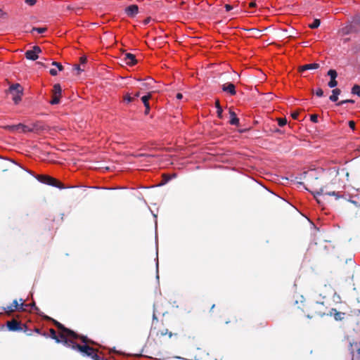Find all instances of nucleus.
Returning a JSON list of instances; mask_svg holds the SVG:
<instances>
[{
  "instance_id": "2eb2a0df",
  "label": "nucleus",
  "mask_w": 360,
  "mask_h": 360,
  "mask_svg": "<svg viewBox=\"0 0 360 360\" xmlns=\"http://www.w3.org/2000/svg\"><path fill=\"white\" fill-rule=\"evenodd\" d=\"M320 65L317 63H307L300 68V71L303 72L305 70H316L319 68Z\"/></svg>"
},
{
  "instance_id": "b1692460",
  "label": "nucleus",
  "mask_w": 360,
  "mask_h": 360,
  "mask_svg": "<svg viewBox=\"0 0 360 360\" xmlns=\"http://www.w3.org/2000/svg\"><path fill=\"white\" fill-rule=\"evenodd\" d=\"M351 93L353 95H356L360 97V86L359 84H354L351 89Z\"/></svg>"
},
{
  "instance_id": "69168bd1",
  "label": "nucleus",
  "mask_w": 360,
  "mask_h": 360,
  "mask_svg": "<svg viewBox=\"0 0 360 360\" xmlns=\"http://www.w3.org/2000/svg\"><path fill=\"white\" fill-rule=\"evenodd\" d=\"M103 189H108V190H115V188H103Z\"/></svg>"
},
{
  "instance_id": "5701e85b",
  "label": "nucleus",
  "mask_w": 360,
  "mask_h": 360,
  "mask_svg": "<svg viewBox=\"0 0 360 360\" xmlns=\"http://www.w3.org/2000/svg\"><path fill=\"white\" fill-rule=\"evenodd\" d=\"M327 75L330 77V79H336L338 77V72L335 69H330L327 72Z\"/></svg>"
},
{
  "instance_id": "de8ad7c7",
  "label": "nucleus",
  "mask_w": 360,
  "mask_h": 360,
  "mask_svg": "<svg viewBox=\"0 0 360 360\" xmlns=\"http://www.w3.org/2000/svg\"><path fill=\"white\" fill-rule=\"evenodd\" d=\"M323 193V188H321L319 191H317L314 195V197L316 198L317 195H321Z\"/></svg>"
},
{
  "instance_id": "f257e3e1",
  "label": "nucleus",
  "mask_w": 360,
  "mask_h": 360,
  "mask_svg": "<svg viewBox=\"0 0 360 360\" xmlns=\"http://www.w3.org/2000/svg\"><path fill=\"white\" fill-rule=\"evenodd\" d=\"M48 338L55 340L56 343H61L68 348H71L80 353L83 356L89 357L92 360H95V355H98L92 347L88 345L87 336H82V342L83 345H80L75 340L67 338L64 334L57 335L56 331L50 329V335L48 334Z\"/></svg>"
},
{
  "instance_id": "a19ab883",
  "label": "nucleus",
  "mask_w": 360,
  "mask_h": 360,
  "mask_svg": "<svg viewBox=\"0 0 360 360\" xmlns=\"http://www.w3.org/2000/svg\"><path fill=\"white\" fill-rule=\"evenodd\" d=\"M316 96H318V97H323L324 96V92L323 91L322 89L321 88H318L316 90Z\"/></svg>"
},
{
  "instance_id": "dca6fc26",
  "label": "nucleus",
  "mask_w": 360,
  "mask_h": 360,
  "mask_svg": "<svg viewBox=\"0 0 360 360\" xmlns=\"http://www.w3.org/2000/svg\"><path fill=\"white\" fill-rule=\"evenodd\" d=\"M332 94L329 96V100L332 102H337L338 101V96L341 94L340 89L335 88L332 90Z\"/></svg>"
},
{
  "instance_id": "a211bd4d",
  "label": "nucleus",
  "mask_w": 360,
  "mask_h": 360,
  "mask_svg": "<svg viewBox=\"0 0 360 360\" xmlns=\"http://www.w3.org/2000/svg\"><path fill=\"white\" fill-rule=\"evenodd\" d=\"M243 6L245 9L249 10L250 12H252L257 7L256 1H251L250 2H244Z\"/></svg>"
},
{
  "instance_id": "f3484780",
  "label": "nucleus",
  "mask_w": 360,
  "mask_h": 360,
  "mask_svg": "<svg viewBox=\"0 0 360 360\" xmlns=\"http://www.w3.org/2000/svg\"><path fill=\"white\" fill-rule=\"evenodd\" d=\"M9 128L12 129L13 130H18L19 129H22V130L24 131V132H27V131H32V129L30 128L29 127L23 124H16V125H12V126H9L8 127Z\"/></svg>"
},
{
  "instance_id": "13d9d810",
  "label": "nucleus",
  "mask_w": 360,
  "mask_h": 360,
  "mask_svg": "<svg viewBox=\"0 0 360 360\" xmlns=\"http://www.w3.org/2000/svg\"><path fill=\"white\" fill-rule=\"evenodd\" d=\"M23 169H24L26 172H27L28 174H30V175H32V176H33V175H34V174L33 172H32L31 170H30V169H28L23 168Z\"/></svg>"
},
{
  "instance_id": "e433bc0d",
  "label": "nucleus",
  "mask_w": 360,
  "mask_h": 360,
  "mask_svg": "<svg viewBox=\"0 0 360 360\" xmlns=\"http://www.w3.org/2000/svg\"><path fill=\"white\" fill-rule=\"evenodd\" d=\"M27 335H31L33 331L30 329L27 326L22 325V330Z\"/></svg>"
},
{
  "instance_id": "473e14b6",
  "label": "nucleus",
  "mask_w": 360,
  "mask_h": 360,
  "mask_svg": "<svg viewBox=\"0 0 360 360\" xmlns=\"http://www.w3.org/2000/svg\"><path fill=\"white\" fill-rule=\"evenodd\" d=\"M328 172L330 175H334L335 176L339 174V169L336 167L329 168Z\"/></svg>"
},
{
  "instance_id": "c756f323",
  "label": "nucleus",
  "mask_w": 360,
  "mask_h": 360,
  "mask_svg": "<svg viewBox=\"0 0 360 360\" xmlns=\"http://www.w3.org/2000/svg\"><path fill=\"white\" fill-rule=\"evenodd\" d=\"M172 180V178H169V175L165 174L162 176V181L158 184V186H162L165 184H167L168 182H169Z\"/></svg>"
},
{
  "instance_id": "6e6552de",
  "label": "nucleus",
  "mask_w": 360,
  "mask_h": 360,
  "mask_svg": "<svg viewBox=\"0 0 360 360\" xmlns=\"http://www.w3.org/2000/svg\"><path fill=\"white\" fill-rule=\"evenodd\" d=\"M221 89L222 91L230 96H235L237 94L236 85L230 82L221 84Z\"/></svg>"
},
{
  "instance_id": "79ce46f5",
  "label": "nucleus",
  "mask_w": 360,
  "mask_h": 360,
  "mask_svg": "<svg viewBox=\"0 0 360 360\" xmlns=\"http://www.w3.org/2000/svg\"><path fill=\"white\" fill-rule=\"evenodd\" d=\"M32 331H33V332H34V333H38V334H39V335H42V336H44V337H46V338H48V333H46V332L42 333V332L40 330V329H39V328H34V330H32Z\"/></svg>"
},
{
  "instance_id": "4be33fe9",
  "label": "nucleus",
  "mask_w": 360,
  "mask_h": 360,
  "mask_svg": "<svg viewBox=\"0 0 360 360\" xmlns=\"http://www.w3.org/2000/svg\"><path fill=\"white\" fill-rule=\"evenodd\" d=\"M351 21L353 22L354 25H356L359 27H360V13H357L354 16H352Z\"/></svg>"
},
{
  "instance_id": "f8f14e48",
  "label": "nucleus",
  "mask_w": 360,
  "mask_h": 360,
  "mask_svg": "<svg viewBox=\"0 0 360 360\" xmlns=\"http://www.w3.org/2000/svg\"><path fill=\"white\" fill-rule=\"evenodd\" d=\"M125 13L129 17H134L139 13V7L136 4H131L125 8Z\"/></svg>"
},
{
  "instance_id": "bb28decb",
  "label": "nucleus",
  "mask_w": 360,
  "mask_h": 360,
  "mask_svg": "<svg viewBox=\"0 0 360 360\" xmlns=\"http://www.w3.org/2000/svg\"><path fill=\"white\" fill-rule=\"evenodd\" d=\"M22 95L23 94H16L15 95H12V99L15 104H18L21 101Z\"/></svg>"
},
{
  "instance_id": "6ab92c4d",
  "label": "nucleus",
  "mask_w": 360,
  "mask_h": 360,
  "mask_svg": "<svg viewBox=\"0 0 360 360\" xmlns=\"http://www.w3.org/2000/svg\"><path fill=\"white\" fill-rule=\"evenodd\" d=\"M53 96H58L61 97L62 95V87L60 84H55L53 87L52 91Z\"/></svg>"
},
{
  "instance_id": "49530a36",
  "label": "nucleus",
  "mask_w": 360,
  "mask_h": 360,
  "mask_svg": "<svg viewBox=\"0 0 360 360\" xmlns=\"http://www.w3.org/2000/svg\"><path fill=\"white\" fill-rule=\"evenodd\" d=\"M49 73L52 75V76H56L58 75V70H56L55 68H51L49 70Z\"/></svg>"
},
{
  "instance_id": "423d86ee",
  "label": "nucleus",
  "mask_w": 360,
  "mask_h": 360,
  "mask_svg": "<svg viewBox=\"0 0 360 360\" xmlns=\"http://www.w3.org/2000/svg\"><path fill=\"white\" fill-rule=\"evenodd\" d=\"M141 100L145 107L144 114L146 115H149L150 110V105L149 101H152L153 102H157V98H155L153 96V92H152V91L148 92L146 95H143L141 98Z\"/></svg>"
},
{
  "instance_id": "58836bf2",
  "label": "nucleus",
  "mask_w": 360,
  "mask_h": 360,
  "mask_svg": "<svg viewBox=\"0 0 360 360\" xmlns=\"http://www.w3.org/2000/svg\"><path fill=\"white\" fill-rule=\"evenodd\" d=\"M31 129H33L32 131H39L44 129V128L39 126L38 124H34Z\"/></svg>"
},
{
  "instance_id": "680f3d73",
  "label": "nucleus",
  "mask_w": 360,
  "mask_h": 360,
  "mask_svg": "<svg viewBox=\"0 0 360 360\" xmlns=\"http://www.w3.org/2000/svg\"><path fill=\"white\" fill-rule=\"evenodd\" d=\"M341 171L345 174V176H347V178L349 177V172H347L345 168H343Z\"/></svg>"
},
{
  "instance_id": "8fccbe9b",
  "label": "nucleus",
  "mask_w": 360,
  "mask_h": 360,
  "mask_svg": "<svg viewBox=\"0 0 360 360\" xmlns=\"http://www.w3.org/2000/svg\"><path fill=\"white\" fill-rule=\"evenodd\" d=\"M156 278L159 279V274H158V259L156 257Z\"/></svg>"
},
{
  "instance_id": "1a4fd4ad",
  "label": "nucleus",
  "mask_w": 360,
  "mask_h": 360,
  "mask_svg": "<svg viewBox=\"0 0 360 360\" xmlns=\"http://www.w3.org/2000/svg\"><path fill=\"white\" fill-rule=\"evenodd\" d=\"M7 329L12 332H21L22 330V325L16 321H11L6 323Z\"/></svg>"
},
{
  "instance_id": "aec40b11",
  "label": "nucleus",
  "mask_w": 360,
  "mask_h": 360,
  "mask_svg": "<svg viewBox=\"0 0 360 360\" xmlns=\"http://www.w3.org/2000/svg\"><path fill=\"white\" fill-rule=\"evenodd\" d=\"M215 108L217 109V117L219 119H221L223 117V108H222L221 105H220V103L219 101H217L215 103Z\"/></svg>"
},
{
  "instance_id": "338daca9",
  "label": "nucleus",
  "mask_w": 360,
  "mask_h": 360,
  "mask_svg": "<svg viewBox=\"0 0 360 360\" xmlns=\"http://www.w3.org/2000/svg\"><path fill=\"white\" fill-rule=\"evenodd\" d=\"M146 80H150V82H153V79L150 77L146 79Z\"/></svg>"
},
{
  "instance_id": "ddd939ff",
  "label": "nucleus",
  "mask_w": 360,
  "mask_h": 360,
  "mask_svg": "<svg viewBox=\"0 0 360 360\" xmlns=\"http://www.w3.org/2000/svg\"><path fill=\"white\" fill-rule=\"evenodd\" d=\"M229 124L233 126L238 127L240 125V120L238 117L236 113L231 109H229Z\"/></svg>"
},
{
  "instance_id": "7ed1b4c3",
  "label": "nucleus",
  "mask_w": 360,
  "mask_h": 360,
  "mask_svg": "<svg viewBox=\"0 0 360 360\" xmlns=\"http://www.w3.org/2000/svg\"><path fill=\"white\" fill-rule=\"evenodd\" d=\"M55 326L62 332L61 334H64L67 338H70L71 340H79L82 342V336L83 335H79L75 332L74 330L66 328L63 324L58 322V321L53 320Z\"/></svg>"
},
{
  "instance_id": "ea45409f",
  "label": "nucleus",
  "mask_w": 360,
  "mask_h": 360,
  "mask_svg": "<svg viewBox=\"0 0 360 360\" xmlns=\"http://www.w3.org/2000/svg\"><path fill=\"white\" fill-rule=\"evenodd\" d=\"M309 119L310 121L312 122L313 123H317L319 122L318 115L316 114L310 115Z\"/></svg>"
},
{
  "instance_id": "9b49d317",
  "label": "nucleus",
  "mask_w": 360,
  "mask_h": 360,
  "mask_svg": "<svg viewBox=\"0 0 360 360\" xmlns=\"http://www.w3.org/2000/svg\"><path fill=\"white\" fill-rule=\"evenodd\" d=\"M328 315L330 316H333L335 321H340L344 319L345 314L344 312L337 311L335 308H332Z\"/></svg>"
},
{
  "instance_id": "bf43d9fd",
  "label": "nucleus",
  "mask_w": 360,
  "mask_h": 360,
  "mask_svg": "<svg viewBox=\"0 0 360 360\" xmlns=\"http://www.w3.org/2000/svg\"><path fill=\"white\" fill-rule=\"evenodd\" d=\"M143 86H145L146 88L148 89V88H150V83H149V82H143Z\"/></svg>"
},
{
  "instance_id": "cd10ccee",
  "label": "nucleus",
  "mask_w": 360,
  "mask_h": 360,
  "mask_svg": "<svg viewBox=\"0 0 360 360\" xmlns=\"http://www.w3.org/2000/svg\"><path fill=\"white\" fill-rule=\"evenodd\" d=\"M123 102L127 104L132 103L131 94L129 93H126L123 96Z\"/></svg>"
},
{
  "instance_id": "393cba45",
  "label": "nucleus",
  "mask_w": 360,
  "mask_h": 360,
  "mask_svg": "<svg viewBox=\"0 0 360 360\" xmlns=\"http://www.w3.org/2000/svg\"><path fill=\"white\" fill-rule=\"evenodd\" d=\"M46 31V28L44 27H34L31 30V33L33 34L34 32H36L38 34H43Z\"/></svg>"
},
{
  "instance_id": "6e6d98bb",
  "label": "nucleus",
  "mask_w": 360,
  "mask_h": 360,
  "mask_svg": "<svg viewBox=\"0 0 360 360\" xmlns=\"http://www.w3.org/2000/svg\"><path fill=\"white\" fill-rule=\"evenodd\" d=\"M95 360H108L106 359L101 357L98 354L95 355Z\"/></svg>"
},
{
  "instance_id": "412c9836",
  "label": "nucleus",
  "mask_w": 360,
  "mask_h": 360,
  "mask_svg": "<svg viewBox=\"0 0 360 360\" xmlns=\"http://www.w3.org/2000/svg\"><path fill=\"white\" fill-rule=\"evenodd\" d=\"M348 25L350 26V29L353 33H359L360 27H359L356 25H354L353 22L351 20L348 21Z\"/></svg>"
},
{
  "instance_id": "3c124183",
  "label": "nucleus",
  "mask_w": 360,
  "mask_h": 360,
  "mask_svg": "<svg viewBox=\"0 0 360 360\" xmlns=\"http://www.w3.org/2000/svg\"><path fill=\"white\" fill-rule=\"evenodd\" d=\"M355 122L354 121H349V127L350 129H352V130H354L355 129Z\"/></svg>"
},
{
  "instance_id": "39448f33",
  "label": "nucleus",
  "mask_w": 360,
  "mask_h": 360,
  "mask_svg": "<svg viewBox=\"0 0 360 360\" xmlns=\"http://www.w3.org/2000/svg\"><path fill=\"white\" fill-rule=\"evenodd\" d=\"M19 302L16 299L13 300L10 305L7 307H2L1 309L6 313H11L14 311H24L27 304L24 302V300L22 298H20Z\"/></svg>"
},
{
  "instance_id": "c9c22d12",
  "label": "nucleus",
  "mask_w": 360,
  "mask_h": 360,
  "mask_svg": "<svg viewBox=\"0 0 360 360\" xmlns=\"http://www.w3.org/2000/svg\"><path fill=\"white\" fill-rule=\"evenodd\" d=\"M286 118H279L278 119V124L279 127H283L287 124Z\"/></svg>"
},
{
  "instance_id": "7c9ffc66",
  "label": "nucleus",
  "mask_w": 360,
  "mask_h": 360,
  "mask_svg": "<svg viewBox=\"0 0 360 360\" xmlns=\"http://www.w3.org/2000/svg\"><path fill=\"white\" fill-rule=\"evenodd\" d=\"M60 103V97L58 96H53V98L50 100L49 103L51 105H58Z\"/></svg>"
},
{
  "instance_id": "4c0bfd02",
  "label": "nucleus",
  "mask_w": 360,
  "mask_h": 360,
  "mask_svg": "<svg viewBox=\"0 0 360 360\" xmlns=\"http://www.w3.org/2000/svg\"><path fill=\"white\" fill-rule=\"evenodd\" d=\"M52 65L56 66L58 68V71H63L64 69V67L63 66V65L56 61H53Z\"/></svg>"
},
{
  "instance_id": "72a5a7b5",
  "label": "nucleus",
  "mask_w": 360,
  "mask_h": 360,
  "mask_svg": "<svg viewBox=\"0 0 360 360\" xmlns=\"http://www.w3.org/2000/svg\"><path fill=\"white\" fill-rule=\"evenodd\" d=\"M342 32L344 33V34L345 35H349V34H352L353 32H352L351 29H350V26L348 25V24L347 23V25L342 28Z\"/></svg>"
},
{
  "instance_id": "a18cd8bd",
  "label": "nucleus",
  "mask_w": 360,
  "mask_h": 360,
  "mask_svg": "<svg viewBox=\"0 0 360 360\" xmlns=\"http://www.w3.org/2000/svg\"><path fill=\"white\" fill-rule=\"evenodd\" d=\"M25 2L26 4L32 6L35 5V4L37 3V0H25Z\"/></svg>"
},
{
  "instance_id": "0eeeda50",
  "label": "nucleus",
  "mask_w": 360,
  "mask_h": 360,
  "mask_svg": "<svg viewBox=\"0 0 360 360\" xmlns=\"http://www.w3.org/2000/svg\"><path fill=\"white\" fill-rule=\"evenodd\" d=\"M41 52V48L35 45L31 49L27 50L25 56L27 60L34 61L39 58V53Z\"/></svg>"
},
{
  "instance_id": "e2e57ef3",
  "label": "nucleus",
  "mask_w": 360,
  "mask_h": 360,
  "mask_svg": "<svg viewBox=\"0 0 360 360\" xmlns=\"http://www.w3.org/2000/svg\"><path fill=\"white\" fill-rule=\"evenodd\" d=\"M176 174L174 173L172 175H169V178H172V179H175L176 177Z\"/></svg>"
},
{
  "instance_id": "4468645a",
  "label": "nucleus",
  "mask_w": 360,
  "mask_h": 360,
  "mask_svg": "<svg viewBox=\"0 0 360 360\" xmlns=\"http://www.w3.org/2000/svg\"><path fill=\"white\" fill-rule=\"evenodd\" d=\"M124 61L128 65L133 66L137 63L135 55L131 53H127L124 55Z\"/></svg>"
},
{
  "instance_id": "2f4dec72",
  "label": "nucleus",
  "mask_w": 360,
  "mask_h": 360,
  "mask_svg": "<svg viewBox=\"0 0 360 360\" xmlns=\"http://www.w3.org/2000/svg\"><path fill=\"white\" fill-rule=\"evenodd\" d=\"M354 100L353 99H345V100H342L340 101H339L338 103H336V105L338 106H342L344 104H347V103H354Z\"/></svg>"
},
{
  "instance_id": "0e129e2a",
  "label": "nucleus",
  "mask_w": 360,
  "mask_h": 360,
  "mask_svg": "<svg viewBox=\"0 0 360 360\" xmlns=\"http://www.w3.org/2000/svg\"><path fill=\"white\" fill-rule=\"evenodd\" d=\"M40 176L41 175H39V174H34V175L32 176L34 177L38 181V179H39Z\"/></svg>"
},
{
  "instance_id": "774afa93",
  "label": "nucleus",
  "mask_w": 360,
  "mask_h": 360,
  "mask_svg": "<svg viewBox=\"0 0 360 360\" xmlns=\"http://www.w3.org/2000/svg\"><path fill=\"white\" fill-rule=\"evenodd\" d=\"M316 304H323V302H316Z\"/></svg>"
},
{
  "instance_id": "a878e982",
  "label": "nucleus",
  "mask_w": 360,
  "mask_h": 360,
  "mask_svg": "<svg viewBox=\"0 0 360 360\" xmlns=\"http://www.w3.org/2000/svg\"><path fill=\"white\" fill-rule=\"evenodd\" d=\"M321 25V20L318 18H314L313 22L309 24V27L311 29H316L318 28Z\"/></svg>"
},
{
  "instance_id": "4d7b16f0",
  "label": "nucleus",
  "mask_w": 360,
  "mask_h": 360,
  "mask_svg": "<svg viewBox=\"0 0 360 360\" xmlns=\"http://www.w3.org/2000/svg\"><path fill=\"white\" fill-rule=\"evenodd\" d=\"M75 69L77 71L78 73L82 72L83 70L81 69L79 65H76Z\"/></svg>"
},
{
  "instance_id": "603ef678",
  "label": "nucleus",
  "mask_w": 360,
  "mask_h": 360,
  "mask_svg": "<svg viewBox=\"0 0 360 360\" xmlns=\"http://www.w3.org/2000/svg\"><path fill=\"white\" fill-rule=\"evenodd\" d=\"M349 201L351 203H352L353 205H354L356 207H360V205L359 204V202H358L357 201L354 200H352V199L349 200Z\"/></svg>"
},
{
  "instance_id": "5fc2aeb1",
  "label": "nucleus",
  "mask_w": 360,
  "mask_h": 360,
  "mask_svg": "<svg viewBox=\"0 0 360 360\" xmlns=\"http://www.w3.org/2000/svg\"><path fill=\"white\" fill-rule=\"evenodd\" d=\"M176 99H178V100H181V99L183 98V95H182V94H181V93H178V94H176Z\"/></svg>"
},
{
  "instance_id": "052dcab7",
  "label": "nucleus",
  "mask_w": 360,
  "mask_h": 360,
  "mask_svg": "<svg viewBox=\"0 0 360 360\" xmlns=\"http://www.w3.org/2000/svg\"><path fill=\"white\" fill-rule=\"evenodd\" d=\"M274 132L275 133H278V134H283V131L282 130H281L280 129H278V128L275 129H274Z\"/></svg>"
},
{
  "instance_id": "c03bdc74",
  "label": "nucleus",
  "mask_w": 360,
  "mask_h": 360,
  "mask_svg": "<svg viewBox=\"0 0 360 360\" xmlns=\"http://www.w3.org/2000/svg\"><path fill=\"white\" fill-rule=\"evenodd\" d=\"M131 94L132 102H134L136 99H137L140 96V92H136L134 94Z\"/></svg>"
},
{
  "instance_id": "c85d7f7f",
  "label": "nucleus",
  "mask_w": 360,
  "mask_h": 360,
  "mask_svg": "<svg viewBox=\"0 0 360 360\" xmlns=\"http://www.w3.org/2000/svg\"><path fill=\"white\" fill-rule=\"evenodd\" d=\"M27 304V306L26 307H30L39 315L42 314V313L40 311L39 309L37 307L35 302H32V303H30V304Z\"/></svg>"
},
{
  "instance_id": "09e8293b",
  "label": "nucleus",
  "mask_w": 360,
  "mask_h": 360,
  "mask_svg": "<svg viewBox=\"0 0 360 360\" xmlns=\"http://www.w3.org/2000/svg\"><path fill=\"white\" fill-rule=\"evenodd\" d=\"M224 8H225L226 11L229 12L233 8V7L230 4H226L224 6Z\"/></svg>"
},
{
  "instance_id": "9d476101",
  "label": "nucleus",
  "mask_w": 360,
  "mask_h": 360,
  "mask_svg": "<svg viewBox=\"0 0 360 360\" xmlns=\"http://www.w3.org/2000/svg\"><path fill=\"white\" fill-rule=\"evenodd\" d=\"M7 93L15 95L16 94H23V88L18 83L12 84L9 86Z\"/></svg>"
},
{
  "instance_id": "37998d69",
  "label": "nucleus",
  "mask_w": 360,
  "mask_h": 360,
  "mask_svg": "<svg viewBox=\"0 0 360 360\" xmlns=\"http://www.w3.org/2000/svg\"><path fill=\"white\" fill-rule=\"evenodd\" d=\"M326 195H330V196H335L336 198H340V195H339L338 192L336 191H330L326 193Z\"/></svg>"
},
{
  "instance_id": "864d4df0",
  "label": "nucleus",
  "mask_w": 360,
  "mask_h": 360,
  "mask_svg": "<svg viewBox=\"0 0 360 360\" xmlns=\"http://www.w3.org/2000/svg\"><path fill=\"white\" fill-rule=\"evenodd\" d=\"M155 304H154V305H153V308H154V309H153V321H158V318H157L156 314H155Z\"/></svg>"
},
{
  "instance_id": "f03ea898",
  "label": "nucleus",
  "mask_w": 360,
  "mask_h": 360,
  "mask_svg": "<svg viewBox=\"0 0 360 360\" xmlns=\"http://www.w3.org/2000/svg\"><path fill=\"white\" fill-rule=\"evenodd\" d=\"M55 326L62 332L61 334H64L67 338H70L71 340H79L82 342V336L83 335H79L75 332L74 330L66 328L63 324L58 322V321L53 320Z\"/></svg>"
},
{
  "instance_id": "20e7f679",
  "label": "nucleus",
  "mask_w": 360,
  "mask_h": 360,
  "mask_svg": "<svg viewBox=\"0 0 360 360\" xmlns=\"http://www.w3.org/2000/svg\"><path fill=\"white\" fill-rule=\"evenodd\" d=\"M38 181L46 185H49L59 188L60 190L74 188V186H65L57 182L54 178L46 174H41V176H39V179H38Z\"/></svg>"
},
{
  "instance_id": "f704fd0d",
  "label": "nucleus",
  "mask_w": 360,
  "mask_h": 360,
  "mask_svg": "<svg viewBox=\"0 0 360 360\" xmlns=\"http://www.w3.org/2000/svg\"><path fill=\"white\" fill-rule=\"evenodd\" d=\"M338 81L336 79L333 80V79H330V81L328 82V87L331 88V89H334L335 87H336L338 86Z\"/></svg>"
}]
</instances>
